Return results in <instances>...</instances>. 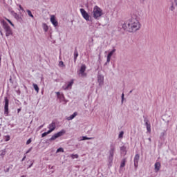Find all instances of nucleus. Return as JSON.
Here are the masks:
<instances>
[{"instance_id":"obj_55","label":"nucleus","mask_w":177,"mask_h":177,"mask_svg":"<svg viewBox=\"0 0 177 177\" xmlns=\"http://www.w3.org/2000/svg\"><path fill=\"white\" fill-rule=\"evenodd\" d=\"M10 81H12V79H10Z\"/></svg>"},{"instance_id":"obj_22","label":"nucleus","mask_w":177,"mask_h":177,"mask_svg":"<svg viewBox=\"0 0 177 177\" xmlns=\"http://www.w3.org/2000/svg\"><path fill=\"white\" fill-rule=\"evenodd\" d=\"M92 139H94V138H88L86 136H82V139L79 140L80 141L81 140H92Z\"/></svg>"},{"instance_id":"obj_10","label":"nucleus","mask_w":177,"mask_h":177,"mask_svg":"<svg viewBox=\"0 0 177 177\" xmlns=\"http://www.w3.org/2000/svg\"><path fill=\"white\" fill-rule=\"evenodd\" d=\"M97 82L100 86H102L104 84V76L103 75L100 73L97 74Z\"/></svg>"},{"instance_id":"obj_11","label":"nucleus","mask_w":177,"mask_h":177,"mask_svg":"<svg viewBox=\"0 0 177 177\" xmlns=\"http://www.w3.org/2000/svg\"><path fill=\"white\" fill-rule=\"evenodd\" d=\"M140 158V156H139V154H136L135 157H134V167L136 169H138V167L139 165V160Z\"/></svg>"},{"instance_id":"obj_48","label":"nucleus","mask_w":177,"mask_h":177,"mask_svg":"<svg viewBox=\"0 0 177 177\" xmlns=\"http://www.w3.org/2000/svg\"><path fill=\"white\" fill-rule=\"evenodd\" d=\"M107 64H109V63H107V62L104 64V66H107Z\"/></svg>"},{"instance_id":"obj_49","label":"nucleus","mask_w":177,"mask_h":177,"mask_svg":"<svg viewBox=\"0 0 177 177\" xmlns=\"http://www.w3.org/2000/svg\"><path fill=\"white\" fill-rule=\"evenodd\" d=\"M140 2H145V1H146V0H140Z\"/></svg>"},{"instance_id":"obj_13","label":"nucleus","mask_w":177,"mask_h":177,"mask_svg":"<svg viewBox=\"0 0 177 177\" xmlns=\"http://www.w3.org/2000/svg\"><path fill=\"white\" fill-rule=\"evenodd\" d=\"M176 10V15H177V0H174V5L171 4V6L169 7V10L171 12H174V10Z\"/></svg>"},{"instance_id":"obj_8","label":"nucleus","mask_w":177,"mask_h":177,"mask_svg":"<svg viewBox=\"0 0 177 177\" xmlns=\"http://www.w3.org/2000/svg\"><path fill=\"white\" fill-rule=\"evenodd\" d=\"M86 70V66L85 64L82 65L80 69L79 75L81 77H86V73H85Z\"/></svg>"},{"instance_id":"obj_1","label":"nucleus","mask_w":177,"mask_h":177,"mask_svg":"<svg viewBox=\"0 0 177 177\" xmlns=\"http://www.w3.org/2000/svg\"><path fill=\"white\" fill-rule=\"evenodd\" d=\"M140 20V17L136 14H133L131 18L122 24V27L124 31H128L129 32H136V31L140 30L141 24L139 21Z\"/></svg>"},{"instance_id":"obj_32","label":"nucleus","mask_w":177,"mask_h":177,"mask_svg":"<svg viewBox=\"0 0 177 177\" xmlns=\"http://www.w3.org/2000/svg\"><path fill=\"white\" fill-rule=\"evenodd\" d=\"M6 154V151H1V153H0V156H1V157H3V156H5Z\"/></svg>"},{"instance_id":"obj_54","label":"nucleus","mask_w":177,"mask_h":177,"mask_svg":"<svg viewBox=\"0 0 177 177\" xmlns=\"http://www.w3.org/2000/svg\"><path fill=\"white\" fill-rule=\"evenodd\" d=\"M7 172H9V169H7Z\"/></svg>"},{"instance_id":"obj_5","label":"nucleus","mask_w":177,"mask_h":177,"mask_svg":"<svg viewBox=\"0 0 177 177\" xmlns=\"http://www.w3.org/2000/svg\"><path fill=\"white\" fill-rule=\"evenodd\" d=\"M4 115H9V99L8 97H5L4 98Z\"/></svg>"},{"instance_id":"obj_36","label":"nucleus","mask_w":177,"mask_h":177,"mask_svg":"<svg viewBox=\"0 0 177 177\" xmlns=\"http://www.w3.org/2000/svg\"><path fill=\"white\" fill-rule=\"evenodd\" d=\"M48 133L46 132H44L41 134V138H45V136H47Z\"/></svg>"},{"instance_id":"obj_53","label":"nucleus","mask_w":177,"mask_h":177,"mask_svg":"<svg viewBox=\"0 0 177 177\" xmlns=\"http://www.w3.org/2000/svg\"><path fill=\"white\" fill-rule=\"evenodd\" d=\"M129 93H132V90H131V91H129Z\"/></svg>"},{"instance_id":"obj_3","label":"nucleus","mask_w":177,"mask_h":177,"mask_svg":"<svg viewBox=\"0 0 177 177\" xmlns=\"http://www.w3.org/2000/svg\"><path fill=\"white\" fill-rule=\"evenodd\" d=\"M101 16H103V11L97 6H95L93 10V17L95 20H99Z\"/></svg>"},{"instance_id":"obj_20","label":"nucleus","mask_w":177,"mask_h":177,"mask_svg":"<svg viewBox=\"0 0 177 177\" xmlns=\"http://www.w3.org/2000/svg\"><path fill=\"white\" fill-rule=\"evenodd\" d=\"M167 136V131H164L163 132H162L160 133V139H161V140H165V137Z\"/></svg>"},{"instance_id":"obj_2","label":"nucleus","mask_w":177,"mask_h":177,"mask_svg":"<svg viewBox=\"0 0 177 177\" xmlns=\"http://www.w3.org/2000/svg\"><path fill=\"white\" fill-rule=\"evenodd\" d=\"M1 24L2 25L3 28H4L6 31V37L13 35V32L12 31V28H10V26H9V24H8V23L5 21V20H1Z\"/></svg>"},{"instance_id":"obj_29","label":"nucleus","mask_w":177,"mask_h":177,"mask_svg":"<svg viewBox=\"0 0 177 177\" xmlns=\"http://www.w3.org/2000/svg\"><path fill=\"white\" fill-rule=\"evenodd\" d=\"M71 157L73 160H74L75 158H78L80 156L78 154H71Z\"/></svg>"},{"instance_id":"obj_35","label":"nucleus","mask_w":177,"mask_h":177,"mask_svg":"<svg viewBox=\"0 0 177 177\" xmlns=\"http://www.w3.org/2000/svg\"><path fill=\"white\" fill-rule=\"evenodd\" d=\"M52 132H53V130H52L51 129H49V130L46 131L47 135H49V133H52Z\"/></svg>"},{"instance_id":"obj_12","label":"nucleus","mask_w":177,"mask_h":177,"mask_svg":"<svg viewBox=\"0 0 177 177\" xmlns=\"http://www.w3.org/2000/svg\"><path fill=\"white\" fill-rule=\"evenodd\" d=\"M50 22L54 26V27H57L59 23L56 21V17L55 15H52L50 17Z\"/></svg>"},{"instance_id":"obj_50","label":"nucleus","mask_w":177,"mask_h":177,"mask_svg":"<svg viewBox=\"0 0 177 177\" xmlns=\"http://www.w3.org/2000/svg\"><path fill=\"white\" fill-rule=\"evenodd\" d=\"M167 125H168V124H169V120H167Z\"/></svg>"},{"instance_id":"obj_40","label":"nucleus","mask_w":177,"mask_h":177,"mask_svg":"<svg viewBox=\"0 0 177 177\" xmlns=\"http://www.w3.org/2000/svg\"><path fill=\"white\" fill-rule=\"evenodd\" d=\"M44 125H45V124H43L40 125L39 127V129H41V128H44Z\"/></svg>"},{"instance_id":"obj_43","label":"nucleus","mask_w":177,"mask_h":177,"mask_svg":"<svg viewBox=\"0 0 177 177\" xmlns=\"http://www.w3.org/2000/svg\"><path fill=\"white\" fill-rule=\"evenodd\" d=\"M17 95H20V93H21L20 90L17 91Z\"/></svg>"},{"instance_id":"obj_45","label":"nucleus","mask_w":177,"mask_h":177,"mask_svg":"<svg viewBox=\"0 0 177 177\" xmlns=\"http://www.w3.org/2000/svg\"><path fill=\"white\" fill-rule=\"evenodd\" d=\"M32 164H33V163H31V164L28 166V168H31V167H32Z\"/></svg>"},{"instance_id":"obj_21","label":"nucleus","mask_w":177,"mask_h":177,"mask_svg":"<svg viewBox=\"0 0 177 177\" xmlns=\"http://www.w3.org/2000/svg\"><path fill=\"white\" fill-rule=\"evenodd\" d=\"M161 168V164L158 162L155 163V171L158 172V170Z\"/></svg>"},{"instance_id":"obj_33","label":"nucleus","mask_w":177,"mask_h":177,"mask_svg":"<svg viewBox=\"0 0 177 177\" xmlns=\"http://www.w3.org/2000/svg\"><path fill=\"white\" fill-rule=\"evenodd\" d=\"M119 138H121L124 136V131H121L120 133H119Z\"/></svg>"},{"instance_id":"obj_51","label":"nucleus","mask_w":177,"mask_h":177,"mask_svg":"<svg viewBox=\"0 0 177 177\" xmlns=\"http://www.w3.org/2000/svg\"><path fill=\"white\" fill-rule=\"evenodd\" d=\"M148 140H149V142H151V138H149Z\"/></svg>"},{"instance_id":"obj_30","label":"nucleus","mask_w":177,"mask_h":177,"mask_svg":"<svg viewBox=\"0 0 177 177\" xmlns=\"http://www.w3.org/2000/svg\"><path fill=\"white\" fill-rule=\"evenodd\" d=\"M6 20L12 26V27H15V24L12 23V21H10L9 19L6 18Z\"/></svg>"},{"instance_id":"obj_9","label":"nucleus","mask_w":177,"mask_h":177,"mask_svg":"<svg viewBox=\"0 0 177 177\" xmlns=\"http://www.w3.org/2000/svg\"><path fill=\"white\" fill-rule=\"evenodd\" d=\"M109 150V161H113V157H114V151L115 150V147L113 145H111Z\"/></svg>"},{"instance_id":"obj_18","label":"nucleus","mask_w":177,"mask_h":177,"mask_svg":"<svg viewBox=\"0 0 177 177\" xmlns=\"http://www.w3.org/2000/svg\"><path fill=\"white\" fill-rule=\"evenodd\" d=\"M73 84H74V80H71V82H69L65 88H64V86L63 87L65 91H67V89H68V88H71V86H73Z\"/></svg>"},{"instance_id":"obj_46","label":"nucleus","mask_w":177,"mask_h":177,"mask_svg":"<svg viewBox=\"0 0 177 177\" xmlns=\"http://www.w3.org/2000/svg\"><path fill=\"white\" fill-rule=\"evenodd\" d=\"M24 160H26V156H24V158H22L21 161H24Z\"/></svg>"},{"instance_id":"obj_23","label":"nucleus","mask_w":177,"mask_h":177,"mask_svg":"<svg viewBox=\"0 0 177 177\" xmlns=\"http://www.w3.org/2000/svg\"><path fill=\"white\" fill-rule=\"evenodd\" d=\"M125 162H127V158H124L122 160L120 164V168H124V167H125Z\"/></svg>"},{"instance_id":"obj_39","label":"nucleus","mask_w":177,"mask_h":177,"mask_svg":"<svg viewBox=\"0 0 177 177\" xmlns=\"http://www.w3.org/2000/svg\"><path fill=\"white\" fill-rule=\"evenodd\" d=\"M31 150H32V148H30L26 153V154H28V153H30V151H31Z\"/></svg>"},{"instance_id":"obj_52","label":"nucleus","mask_w":177,"mask_h":177,"mask_svg":"<svg viewBox=\"0 0 177 177\" xmlns=\"http://www.w3.org/2000/svg\"><path fill=\"white\" fill-rule=\"evenodd\" d=\"M57 95H60V93L59 92H57Z\"/></svg>"},{"instance_id":"obj_47","label":"nucleus","mask_w":177,"mask_h":177,"mask_svg":"<svg viewBox=\"0 0 177 177\" xmlns=\"http://www.w3.org/2000/svg\"><path fill=\"white\" fill-rule=\"evenodd\" d=\"M17 111H18V113H20V111H21V109H17Z\"/></svg>"},{"instance_id":"obj_25","label":"nucleus","mask_w":177,"mask_h":177,"mask_svg":"<svg viewBox=\"0 0 177 177\" xmlns=\"http://www.w3.org/2000/svg\"><path fill=\"white\" fill-rule=\"evenodd\" d=\"M43 29L44 30L45 32H47L48 30H49V28L46 24H43Z\"/></svg>"},{"instance_id":"obj_41","label":"nucleus","mask_w":177,"mask_h":177,"mask_svg":"<svg viewBox=\"0 0 177 177\" xmlns=\"http://www.w3.org/2000/svg\"><path fill=\"white\" fill-rule=\"evenodd\" d=\"M19 9H20L21 10H24V8H23V7L21 6V5H19Z\"/></svg>"},{"instance_id":"obj_37","label":"nucleus","mask_w":177,"mask_h":177,"mask_svg":"<svg viewBox=\"0 0 177 177\" xmlns=\"http://www.w3.org/2000/svg\"><path fill=\"white\" fill-rule=\"evenodd\" d=\"M124 93L122 94V102H121V103H122V104H123V103H124Z\"/></svg>"},{"instance_id":"obj_16","label":"nucleus","mask_w":177,"mask_h":177,"mask_svg":"<svg viewBox=\"0 0 177 177\" xmlns=\"http://www.w3.org/2000/svg\"><path fill=\"white\" fill-rule=\"evenodd\" d=\"M120 153L122 156H127V147L125 146L120 147Z\"/></svg>"},{"instance_id":"obj_19","label":"nucleus","mask_w":177,"mask_h":177,"mask_svg":"<svg viewBox=\"0 0 177 177\" xmlns=\"http://www.w3.org/2000/svg\"><path fill=\"white\" fill-rule=\"evenodd\" d=\"M79 54H78V50H77V48H75V51H74V63H75V62H77V58L78 57Z\"/></svg>"},{"instance_id":"obj_17","label":"nucleus","mask_w":177,"mask_h":177,"mask_svg":"<svg viewBox=\"0 0 177 177\" xmlns=\"http://www.w3.org/2000/svg\"><path fill=\"white\" fill-rule=\"evenodd\" d=\"M12 16L15 17V19H16V20H17L18 21H21V20H23L21 19V17L19 16L17 13L13 12L12 13Z\"/></svg>"},{"instance_id":"obj_24","label":"nucleus","mask_w":177,"mask_h":177,"mask_svg":"<svg viewBox=\"0 0 177 177\" xmlns=\"http://www.w3.org/2000/svg\"><path fill=\"white\" fill-rule=\"evenodd\" d=\"M33 88L36 92H39V87H38V85L37 84H33Z\"/></svg>"},{"instance_id":"obj_14","label":"nucleus","mask_w":177,"mask_h":177,"mask_svg":"<svg viewBox=\"0 0 177 177\" xmlns=\"http://www.w3.org/2000/svg\"><path fill=\"white\" fill-rule=\"evenodd\" d=\"M77 115H78V113L77 112H75L73 114H72L71 116L66 118V120L68 121H71V120H74V118H75V117H77Z\"/></svg>"},{"instance_id":"obj_27","label":"nucleus","mask_w":177,"mask_h":177,"mask_svg":"<svg viewBox=\"0 0 177 177\" xmlns=\"http://www.w3.org/2000/svg\"><path fill=\"white\" fill-rule=\"evenodd\" d=\"M26 12H27L28 16H30V17H32V19H34V15H33L32 13L31 12V10H27Z\"/></svg>"},{"instance_id":"obj_42","label":"nucleus","mask_w":177,"mask_h":177,"mask_svg":"<svg viewBox=\"0 0 177 177\" xmlns=\"http://www.w3.org/2000/svg\"><path fill=\"white\" fill-rule=\"evenodd\" d=\"M8 140H10V137L8 136V138L6 140V142H8Z\"/></svg>"},{"instance_id":"obj_4","label":"nucleus","mask_w":177,"mask_h":177,"mask_svg":"<svg viewBox=\"0 0 177 177\" xmlns=\"http://www.w3.org/2000/svg\"><path fill=\"white\" fill-rule=\"evenodd\" d=\"M66 133V130L62 129L60 131L57 132V133H55L52 137L49 139L50 142H52L53 140H56L57 138H60V136H63Z\"/></svg>"},{"instance_id":"obj_28","label":"nucleus","mask_w":177,"mask_h":177,"mask_svg":"<svg viewBox=\"0 0 177 177\" xmlns=\"http://www.w3.org/2000/svg\"><path fill=\"white\" fill-rule=\"evenodd\" d=\"M56 153H64V149L62 147H59L57 149Z\"/></svg>"},{"instance_id":"obj_15","label":"nucleus","mask_w":177,"mask_h":177,"mask_svg":"<svg viewBox=\"0 0 177 177\" xmlns=\"http://www.w3.org/2000/svg\"><path fill=\"white\" fill-rule=\"evenodd\" d=\"M48 129H52L53 131H55V129H56V123L55 122H52V123L48 125Z\"/></svg>"},{"instance_id":"obj_31","label":"nucleus","mask_w":177,"mask_h":177,"mask_svg":"<svg viewBox=\"0 0 177 177\" xmlns=\"http://www.w3.org/2000/svg\"><path fill=\"white\" fill-rule=\"evenodd\" d=\"M59 67H65L66 66L64 65V63L63 62V61H60L59 63Z\"/></svg>"},{"instance_id":"obj_26","label":"nucleus","mask_w":177,"mask_h":177,"mask_svg":"<svg viewBox=\"0 0 177 177\" xmlns=\"http://www.w3.org/2000/svg\"><path fill=\"white\" fill-rule=\"evenodd\" d=\"M115 52V49L113 48L111 52L109 53L107 56L109 57H111V56H113V55H114Z\"/></svg>"},{"instance_id":"obj_34","label":"nucleus","mask_w":177,"mask_h":177,"mask_svg":"<svg viewBox=\"0 0 177 177\" xmlns=\"http://www.w3.org/2000/svg\"><path fill=\"white\" fill-rule=\"evenodd\" d=\"M111 59V57H109L107 55V58H106V63H110V60Z\"/></svg>"},{"instance_id":"obj_38","label":"nucleus","mask_w":177,"mask_h":177,"mask_svg":"<svg viewBox=\"0 0 177 177\" xmlns=\"http://www.w3.org/2000/svg\"><path fill=\"white\" fill-rule=\"evenodd\" d=\"M31 143V138L28 139L26 142V145H30Z\"/></svg>"},{"instance_id":"obj_7","label":"nucleus","mask_w":177,"mask_h":177,"mask_svg":"<svg viewBox=\"0 0 177 177\" xmlns=\"http://www.w3.org/2000/svg\"><path fill=\"white\" fill-rule=\"evenodd\" d=\"M144 122H145V127L147 128V132H151V125L150 124V121L147 119V117L143 116Z\"/></svg>"},{"instance_id":"obj_44","label":"nucleus","mask_w":177,"mask_h":177,"mask_svg":"<svg viewBox=\"0 0 177 177\" xmlns=\"http://www.w3.org/2000/svg\"><path fill=\"white\" fill-rule=\"evenodd\" d=\"M0 34H1V37H3V33L2 32L1 30H0Z\"/></svg>"},{"instance_id":"obj_6","label":"nucleus","mask_w":177,"mask_h":177,"mask_svg":"<svg viewBox=\"0 0 177 177\" xmlns=\"http://www.w3.org/2000/svg\"><path fill=\"white\" fill-rule=\"evenodd\" d=\"M80 12L82 14V16L86 21H91V16L84 8L80 9Z\"/></svg>"}]
</instances>
